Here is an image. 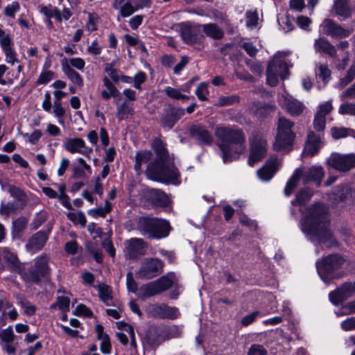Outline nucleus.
Instances as JSON below:
<instances>
[{
  "instance_id": "nucleus-1",
  "label": "nucleus",
  "mask_w": 355,
  "mask_h": 355,
  "mask_svg": "<svg viewBox=\"0 0 355 355\" xmlns=\"http://www.w3.org/2000/svg\"><path fill=\"white\" fill-rule=\"evenodd\" d=\"M329 226L327 208L323 203L313 204L303 214L302 230L310 236L311 241L331 248L338 243Z\"/></svg>"
},
{
  "instance_id": "nucleus-2",
  "label": "nucleus",
  "mask_w": 355,
  "mask_h": 355,
  "mask_svg": "<svg viewBox=\"0 0 355 355\" xmlns=\"http://www.w3.org/2000/svg\"><path fill=\"white\" fill-rule=\"evenodd\" d=\"M152 148L157 155V159L148 165L146 175L154 181L175 183L180 174L177 168L168 160V153L163 141L159 139H154Z\"/></svg>"
},
{
  "instance_id": "nucleus-3",
  "label": "nucleus",
  "mask_w": 355,
  "mask_h": 355,
  "mask_svg": "<svg viewBox=\"0 0 355 355\" xmlns=\"http://www.w3.org/2000/svg\"><path fill=\"white\" fill-rule=\"evenodd\" d=\"M215 135L222 152L224 163L239 158L245 150V136L241 129L227 126H218Z\"/></svg>"
},
{
  "instance_id": "nucleus-4",
  "label": "nucleus",
  "mask_w": 355,
  "mask_h": 355,
  "mask_svg": "<svg viewBox=\"0 0 355 355\" xmlns=\"http://www.w3.org/2000/svg\"><path fill=\"white\" fill-rule=\"evenodd\" d=\"M137 228L140 234L148 238L161 239L168 236L171 230L169 222L159 218L141 217L138 219Z\"/></svg>"
},
{
  "instance_id": "nucleus-5",
  "label": "nucleus",
  "mask_w": 355,
  "mask_h": 355,
  "mask_svg": "<svg viewBox=\"0 0 355 355\" xmlns=\"http://www.w3.org/2000/svg\"><path fill=\"white\" fill-rule=\"evenodd\" d=\"M294 123L280 116L277 123V135L273 143L275 151L288 153L292 150L296 135L293 131Z\"/></svg>"
},
{
  "instance_id": "nucleus-6",
  "label": "nucleus",
  "mask_w": 355,
  "mask_h": 355,
  "mask_svg": "<svg viewBox=\"0 0 355 355\" xmlns=\"http://www.w3.org/2000/svg\"><path fill=\"white\" fill-rule=\"evenodd\" d=\"M50 257L42 254L34 259V263L29 268L19 266L18 273L24 281L28 283L38 284L42 277L47 276L50 271L49 263Z\"/></svg>"
},
{
  "instance_id": "nucleus-7",
  "label": "nucleus",
  "mask_w": 355,
  "mask_h": 355,
  "mask_svg": "<svg viewBox=\"0 0 355 355\" xmlns=\"http://www.w3.org/2000/svg\"><path fill=\"white\" fill-rule=\"evenodd\" d=\"M324 174V171L322 166L297 168L286 184L284 191V194L286 196H289L293 193L300 178H303V182L304 184L311 181H314L316 182L317 185L319 186L321 183Z\"/></svg>"
},
{
  "instance_id": "nucleus-8",
  "label": "nucleus",
  "mask_w": 355,
  "mask_h": 355,
  "mask_svg": "<svg viewBox=\"0 0 355 355\" xmlns=\"http://www.w3.org/2000/svg\"><path fill=\"white\" fill-rule=\"evenodd\" d=\"M178 26L180 35L184 43L194 46L198 49L203 47L205 36L202 33L200 24L189 21L180 23Z\"/></svg>"
},
{
  "instance_id": "nucleus-9",
  "label": "nucleus",
  "mask_w": 355,
  "mask_h": 355,
  "mask_svg": "<svg viewBox=\"0 0 355 355\" xmlns=\"http://www.w3.org/2000/svg\"><path fill=\"white\" fill-rule=\"evenodd\" d=\"M250 155L248 164L253 166L257 162L261 161L266 155L268 150L267 139L264 135L259 131H254L250 138Z\"/></svg>"
},
{
  "instance_id": "nucleus-10",
  "label": "nucleus",
  "mask_w": 355,
  "mask_h": 355,
  "mask_svg": "<svg viewBox=\"0 0 355 355\" xmlns=\"http://www.w3.org/2000/svg\"><path fill=\"white\" fill-rule=\"evenodd\" d=\"M343 258L338 254H329L324 257L321 261L316 262V268L321 279L328 283L327 279L334 278L333 272L337 270L343 264Z\"/></svg>"
},
{
  "instance_id": "nucleus-11",
  "label": "nucleus",
  "mask_w": 355,
  "mask_h": 355,
  "mask_svg": "<svg viewBox=\"0 0 355 355\" xmlns=\"http://www.w3.org/2000/svg\"><path fill=\"white\" fill-rule=\"evenodd\" d=\"M173 281L167 275H164L155 281L142 285L139 288L141 298H148L160 294L172 287Z\"/></svg>"
},
{
  "instance_id": "nucleus-12",
  "label": "nucleus",
  "mask_w": 355,
  "mask_h": 355,
  "mask_svg": "<svg viewBox=\"0 0 355 355\" xmlns=\"http://www.w3.org/2000/svg\"><path fill=\"white\" fill-rule=\"evenodd\" d=\"M164 263L157 258H145L136 272V276L141 279H150L163 272Z\"/></svg>"
},
{
  "instance_id": "nucleus-13",
  "label": "nucleus",
  "mask_w": 355,
  "mask_h": 355,
  "mask_svg": "<svg viewBox=\"0 0 355 355\" xmlns=\"http://www.w3.org/2000/svg\"><path fill=\"white\" fill-rule=\"evenodd\" d=\"M327 162L329 166L337 171L347 172L355 168V153H334L328 157Z\"/></svg>"
},
{
  "instance_id": "nucleus-14",
  "label": "nucleus",
  "mask_w": 355,
  "mask_h": 355,
  "mask_svg": "<svg viewBox=\"0 0 355 355\" xmlns=\"http://www.w3.org/2000/svg\"><path fill=\"white\" fill-rule=\"evenodd\" d=\"M320 31L331 38L343 39L349 37L353 28H345L331 19L325 18L320 25Z\"/></svg>"
},
{
  "instance_id": "nucleus-15",
  "label": "nucleus",
  "mask_w": 355,
  "mask_h": 355,
  "mask_svg": "<svg viewBox=\"0 0 355 355\" xmlns=\"http://www.w3.org/2000/svg\"><path fill=\"white\" fill-rule=\"evenodd\" d=\"M146 312L150 316L160 319L175 320L180 315L177 307L166 304H150L147 306Z\"/></svg>"
},
{
  "instance_id": "nucleus-16",
  "label": "nucleus",
  "mask_w": 355,
  "mask_h": 355,
  "mask_svg": "<svg viewBox=\"0 0 355 355\" xmlns=\"http://www.w3.org/2000/svg\"><path fill=\"white\" fill-rule=\"evenodd\" d=\"M354 294L355 282H345L336 290L330 292L329 298L333 304L338 306L343 304Z\"/></svg>"
},
{
  "instance_id": "nucleus-17",
  "label": "nucleus",
  "mask_w": 355,
  "mask_h": 355,
  "mask_svg": "<svg viewBox=\"0 0 355 355\" xmlns=\"http://www.w3.org/2000/svg\"><path fill=\"white\" fill-rule=\"evenodd\" d=\"M42 107L46 112H53L54 116L58 119L60 124L64 123V116L65 115V109L62 105L61 101L54 98L53 104L51 103V96L49 92L44 94V99L42 102Z\"/></svg>"
},
{
  "instance_id": "nucleus-18",
  "label": "nucleus",
  "mask_w": 355,
  "mask_h": 355,
  "mask_svg": "<svg viewBox=\"0 0 355 355\" xmlns=\"http://www.w3.org/2000/svg\"><path fill=\"white\" fill-rule=\"evenodd\" d=\"M126 256L129 259H136L146 254L147 243L142 239L132 238L125 243Z\"/></svg>"
},
{
  "instance_id": "nucleus-19",
  "label": "nucleus",
  "mask_w": 355,
  "mask_h": 355,
  "mask_svg": "<svg viewBox=\"0 0 355 355\" xmlns=\"http://www.w3.org/2000/svg\"><path fill=\"white\" fill-rule=\"evenodd\" d=\"M144 198L153 207H166L170 203L168 196L157 189H146L144 193Z\"/></svg>"
},
{
  "instance_id": "nucleus-20",
  "label": "nucleus",
  "mask_w": 355,
  "mask_h": 355,
  "mask_svg": "<svg viewBox=\"0 0 355 355\" xmlns=\"http://www.w3.org/2000/svg\"><path fill=\"white\" fill-rule=\"evenodd\" d=\"M64 148L71 153H80L90 159L92 148L86 146L85 141L81 138L69 139L64 142Z\"/></svg>"
},
{
  "instance_id": "nucleus-21",
  "label": "nucleus",
  "mask_w": 355,
  "mask_h": 355,
  "mask_svg": "<svg viewBox=\"0 0 355 355\" xmlns=\"http://www.w3.org/2000/svg\"><path fill=\"white\" fill-rule=\"evenodd\" d=\"M331 13L340 20H346L352 16L353 9L349 0H334Z\"/></svg>"
},
{
  "instance_id": "nucleus-22",
  "label": "nucleus",
  "mask_w": 355,
  "mask_h": 355,
  "mask_svg": "<svg viewBox=\"0 0 355 355\" xmlns=\"http://www.w3.org/2000/svg\"><path fill=\"white\" fill-rule=\"evenodd\" d=\"M192 138L200 144L210 146L213 142V137L207 128L202 125H194L190 128Z\"/></svg>"
},
{
  "instance_id": "nucleus-23",
  "label": "nucleus",
  "mask_w": 355,
  "mask_h": 355,
  "mask_svg": "<svg viewBox=\"0 0 355 355\" xmlns=\"http://www.w3.org/2000/svg\"><path fill=\"white\" fill-rule=\"evenodd\" d=\"M278 159L271 157L265 164L257 171L258 177L263 181H269L278 170Z\"/></svg>"
},
{
  "instance_id": "nucleus-24",
  "label": "nucleus",
  "mask_w": 355,
  "mask_h": 355,
  "mask_svg": "<svg viewBox=\"0 0 355 355\" xmlns=\"http://www.w3.org/2000/svg\"><path fill=\"white\" fill-rule=\"evenodd\" d=\"M48 234L44 231H39L34 234L26 244V248L28 252L34 254L44 247L48 240Z\"/></svg>"
},
{
  "instance_id": "nucleus-25",
  "label": "nucleus",
  "mask_w": 355,
  "mask_h": 355,
  "mask_svg": "<svg viewBox=\"0 0 355 355\" xmlns=\"http://www.w3.org/2000/svg\"><path fill=\"white\" fill-rule=\"evenodd\" d=\"M164 340L162 326L150 327L146 331L145 342L150 347L155 348L159 346Z\"/></svg>"
},
{
  "instance_id": "nucleus-26",
  "label": "nucleus",
  "mask_w": 355,
  "mask_h": 355,
  "mask_svg": "<svg viewBox=\"0 0 355 355\" xmlns=\"http://www.w3.org/2000/svg\"><path fill=\"white\" fill-rule=\"evenodd\" d=\"M314 49L316 52L324 53L329 56L337 58V52L335 46L324 38H318L314 42Z\"/></svg>"
},
{
  "instance_id": "nucleus-27",
  "label": "nucleus",
  "mask_w": 355,
  "mask_h": 355,
  "mask_svg": "<svg viewBox=\"0 0 355 355\" xmlns=\"http://www.w3.org/2000/svg\"><path fill=\"white\" fill-rule=\"evenodd\" d=\"M320 148V137L313 132H310L303 150L304 154L311 156L316 154Z\"/></svg>"
},
{
  "instance_id": "nucleus-28",
  "label": "nucleus",
  "mask_w": 355,
  "mask_h": 355,
  "mask_svg": "<svg viewBox=\"0 0 355 355\" xmlns=\"http://www.w3.org/2000/svg\"><path fill=\"white\" fill-rule=\"evenodd\" d=\"M331 198L336 202H344L352 198V191L348 184H341L336 187L332 191Z\"/></svg>"
},
{
  "instance_id": "nucleus-29",
  "label": "nucleus",
  "mask_w": 355,
  "mask_h": 355,
  "mask_svg": "<svg viewBox=\"0 0 355 355\" xmlns=\"http://www.w3.org/2000/svg\"><path fill=\"white\" fill-rule=\"evenodd\" d=\"M62 70L72 84L78 87H82L83 86L84 81L83 77L74 69L71 67L69 63L67 62H62Z\"/></svg>"
},
{
  "instance_id": "nucleus-30",
  "label": "nucleus",
  "mask_w": 355,
  "mask_h": 355,
  "mask_svg": "<svg viewBox=\"0 0 355 355\" xmlns=\"http://www.w3.org/2000/svg\"><path fill=\"white\" fill-rule=\"evenodd\" d=\"M268 68L279 75V77L282 80L286 78L288 75V69L286 62L279 58H274L268 63Z\"/></svg>"
},
{
  "instance_id": "nucleus-31",
  "label": "nucleus",
  "mask_w": 355,
  "mask_h": 355,
  "mask_svg": "<svg viewBox=\"0 0 355 355\" xmlns=\"http://www.w3.org/2000/svg\"><path fill=\"white\" fill-rule=\"evenodd\" d=\"M4 42L0 46L5 55L6 62L11 65L18 63L17 53L14 48L13 40H8V42L6 41Z\"/></svg>"
},
{
  "instance_id": "nucleus-32",
  "label": "nucleus",
  "mask_w": 355,
  "mask_h": 355,
  "mask_svg": "<svg viewBox=\"0 0 355 355\" xmlns=\"http://www.w3.org/2000/svg\"><path fill=\"white\" fill-rule=\"evenodd\" d=\"M94 288L98 291V297L100 300L106 306H114L112 290L110 286L104 283H99L97 286H94Z\"/></svg>"
},
{
  "instance_id": "nucleus-33",
  "label": "nucleus",
  "mask_w": 355,
  "mask_h": 355,
  "mask_svg": "<svg viewBox=\"0 0 355 355\" xmlns=\"http://www.w3.org/2000/svg\"><path fill=\"white\" fill-rule=\"evenodd\" d=\"M184 110L173 109L164 115L162 119V125L164 128L171 129L180 116L183 114Z\"/></svg>"
},
{
  "instance_id": "nucleus-34",
  "label": "nucleus",
  "mask_w": 355,
  "mask_h": 355,
  "mask_svg": "<svg viewBox=\"0 0 355 355\" xmlns=\"http://www.w3.org/2000/svg\"><path fill=\"white\" fill-rule=\"evenodd\" d=\"M144 0H136L135 3L132 4L130 1H126L123 6L121 7L119 11L122 17H128L137 10L141 9L144 6Z\"/></svg>"
},
{
  "instance_id": "nucleus-35",
  "label": "nucleus",
  "mask_w": 355,
  "mask_h": 355,
  "mask_svg": "<svg viewBox=\"0 0 355 355\" xmlns=\"http://www.w3.org/2000/svg\"><path fill=\"white\" fill-rule=\"evenodd\" d=\"M201 29L209 37L214 40H220L224 35L223 31L216 24L209 23L201 25Z\"/></svg>"
},
{
  "instance_id": "nucleus-36",
  "label": "nucleus",
  "mask_w": 355,
  "mask_h": 355,
  "mask_svg": "<svg viewBox=\"0 0 355 355\" xmlns=\"http://www.w3.org/2000/svg\"><path fill=\"white\" fill-rule=\"evenodd\" d=\"M285 107L292 116H299L304 109V105L300 101L293 98L286 99Z\"/></svg>"
},
{
  "instance_id": "nucleus-37",
  "label": "nucleus",
  "mask_w": 355,
  "mask_h": 355,
  "mask_svg": "<svg viewBox=\"0 0 355 355\" xmlns=\"http://www.w3.org/2000/svg\"><path fill=\"white\" fill-rule=\"evenodd\" d=\"M103 83L106 88L101 92V97L104 100H109L112 96L115 97L119 95V92L107 77L103 78Z\"/></svg>"
},
{
  "instance_id": "nucleus-38",
  "label": "nucleus",
  "mask_w": 355,
  "mask_h": 355,
  "mask_svg": "<svg viewBox=\"0 0 355 355\" xmlns=\"http://www.w3.org/2000/svg\"><path fill=\"white\" fill-rule=\"evenodd\" d=\"M132 112L133 108L132 105L125 101L117 106L116 115L119 121H122L132 115Z\"/></svg>"
},
{
  "instance_id": "nucleus-39",
  "label": "nucleus",
  "mask_w": 355,
  "mask_h": 355,
  "mask_svg": "<svg viewBox=\"0 0 355 355\" xmlns=\"http://www.w3.org/2000/svg\"><path fill=\"white\" fill-rule=\"evenodd\" d=\"M153 154L150 150H141L137 152L135 156V171L139 172L141 169V165L150 160Z\"/></svg>"
},
{
  "instance_id": "nucleus-40",
  "label": "nucleus",
  "mask_w": 355,
  "mask_h": 355,
  "mask_svg": "<svg viewBox=\"0 0 355 355\" xmlns=\"http://www.w3.org/2000/svg\"><path fill=\"white\" fill-rule=\"evenodd\" d=\"M162 327V331L164 334V340H171L172 338H177L181 336L182 329L178 325H171L169 327Z\"/></svg>"
},
{
  "instance_id": "nucleus-41",
  "label": "nucleus",
  "mask_w": 355,
  "mask_h": 355,
  "mask_svg": "<svg viewBox=\"0 0 355 355\" xmlns=\"http://www.w3.org/2000/svg\"><path fill=\"white\" fill-rule=\"evenodd\" d=\"M315 71L316 77L322 80V81L324 83V85H326L330 80L331 77V71L329 69L327 64H320L317 65Z\"/></svg>"
},
{
  "instance_id": "nucleus-42",
  "label": "nucleus",
  "mask_w": 355,
  "mask_h": 355,
  "mask_svg": "<svg viewBox=\"0 0 355 355\" xmlns=\"http://www.w3.org/2000/svg\"><path fill=\"white\" fill-rule=\"evenodd\" d=\"M313 196V192L311 189L305 188L302 189L296 196L295 200L292 201V205H295L298 204L300 205H304L307 202L309 201L311 196Z\"/></svg>"
},
{
  "instance_id": "nucleus-43",
  "label": "nucleus",
  "mask_w": 355,
  "mask_h": 355,
  "mask_svg": "<svg viewBox=\"0 0 355 355\" xmlns=\"http://www.w3.org/2000/svg\"><path fill=\"white\" fill-rule=\"evenodd\" d=\"M112 209V204L107 200L105 201L103 207H100L96 209H90L88 211V214L92 217L96 218L98 216L105 217L106 214L109 213Z\"/></svg>"
},
{
  "instance_id": "nucleus-44",
  "label": "nucleus",
  "mask_w": 355,
  "mask_h": 355,
  "mask_svg": "<svg viewBox=\"0 0 355 355\" xmlns=\"http://www.w3.org/2000/svg\"><path fill=\"white\" fill-rule=\"evenodd\" d=\"M246 26L250 29L255 28L258 25V13L256 10H248L245 12Z\"/></svg>"
},
{
  "instance_id": "nucleus-45",
  "label": "nucleus",
  "mask_w": 355,
  "mask_h": 355,
  "mask_svg": "<svg viewBox=\"0 0 355 355\" xmlns=\"http://www.w3.org/2000/svg\"><path fill=\"white\" fill-rule=\"evenodd\" d=\"M67 217L75 224L78 223L82 227H85L86 225V216L82 211H79L77 214L74 212H69L67 214Z\"/></svg>"
},
{
  "instance_id": "nucleus-46",
  "label": "nucleus",
  "mask_w": 355,
  "mask_h": 355,
  "mask_svg": "<svg viewBox=\"0 0 355 355\" xmlns=\"http://www.w3.org/2000/svg\"><path fill=\"white\" fill-rule=\"evenodd\" d=\"M55 73L51 70H42L36 82V85H46L54 78Z\"/></svg>"
},
{
  "instance_id": "nucleus-47",
  "label": "nucleus",
  "mask_w": 355,
  "mask_h": 355,
  "mask_svg": "<svg viewBox=\"0 0 355 355\" xmlns=\"http://www.w3.org/2000/svg\"><path fill=\"white\" fill-rule=\"evenodd\" d=\"M355 78V63L352 64L347 71L345 77L341 78L338 83L341 88L345 87Z\"/></svg>"
},
{
  "instance_id": "nucleus-48",
  "label": "nucleus",
  "mask_w": 355,
  "mask_h": 355,
  "mask_svg": "<svg viewBox=\"0 0 355 355\" xmlns=\"http://www.w3.org/2000/svg\"><path fill=\"white\" fill-rule=\"evenodd\" d=\"M209 83L203 82L200 83V85L196 89V95L200 101H207V96L209 95L208 90Z\"/></svg>"
},
{
  "instance_id": "nucleus-49",
  "label": "nucleus",
  "mask_w": 355,
  "mask_h": 355,
  "mask_svg": "<svg viewBox=\"0 0 355 355\" xmlns=\"http://www.w3.org/2000/svg\"><path fill=\"white\" fill-rule=\"evenodd\" d=\"M19 209L20 207L18 206V204L16 202H10L6 204H1L0 207V214L8 216L10 214L15 212Z\"/></svg>"
},
{
  "instance_id": "nucleus-50",
  "label": "nucleus",
  "mask_w": 355,
  "mask_h": 355,
  "mask_svg": "<svg viewBox=\"0 0 355 355\" xmlns=\"http://www.w3.org/2000/svg\"><path fill=\"white\" fill-rule=\"evenodd\" d=\"M18 304L24 309L26 315L31 316L35 314L36 307L28 300L20 297Z\"/></svg>"
},
{
  "instance_id": "nucleus-51",
  "label": "nucleus",
  "mask_w": 355,
  "mask_h": 355,
  "mask_svg": "<svg viewBox=\"0 0 355 355\" xmlns=\"http://www.w3.org/2000/svg\"><path fill=\"white\" fill-rule=\"evenodd\" d=\"M0 339L3 343H12L15 339V334L12 326L8 327L0 332Z\"/></svg>"
},
{
  "instance_id": "nucleus-52",
  "label": "nucleus",
  "mask_w": 355,
  "mask_h": 355,
  "mask_svg": "<svg viewBox=\"0 0 355 355\" xmlns=\"http://www.w3.org/2000/svg\"><path fill=\"white\" fill-rule=\"evenodd\" d=\"M28 220L25 217H19L12 223V232L19 234L26 228Z\"/></svg>"
},
{
  "instance_id": "nucleus-53",
  "label": "nucleus",
  "mask_w": 355,
  "mask_h": 355,
  "mask_svg": "<svg viewBox=\"0 0 355 355\" xmlns=\"http://www.w3.org/2000/svg\"><path fill=\"white\" fill-rule=\"evenodd\" d=\"M20 6L17 1H12L7 5L3 10L5 16L10 18H15V14L19 10Z\"/></svg>"
},
{
  "instance_id": "nucleus-54",
  "label": "nucleus",
  "mask_w": 355,
  "mask_h": 355,
  "mask_svg": "<svg viewBox=\"0 0 355 355\" xmlns=\"http://www.w3.org/2000/svg\"><path fill=\"white\" fill-rule=\"evenodd\" d=\"M332 99L324 102L319 105L317 114L326 117L333 110Z\"/></svg>"
},
{
  "instance_id": "nucleus-55",
  "label": "nucleus",
  "mask_w": 355,
  "mask_h": 355,
  "mask_svg": "<svg viewBox=\"0 0 355 355\" xmlns=\"http://www.w3.org/2000/svg\"><path fill=\"white\" fill-rule=\"evenodd\" d=\"M338 112L340 114L355 116V104L351 103H344L339 106Z\"/></svg>"
},
{
  "instance_id": "nucleus-56",
  "label": "nucleus",
  "mask_w": 355,
  "mask_h": 355,
  "mask_svg": "<svg viewBox=\"0 0 355 355\" xmlns=\"http://www.w3.org/2000/svg\"><path fill=\"white\" fill-rule=\"evenodd\" d=\"M105 71L110 76L114 83H118L120 80L119 71L114 67L113 63H107L105 66Z\"/></svg>"
},
{
  "instance_id": "nucleus-57",
  "label": "nucleus",
  "mask_w": 355,
  "mask_h": 355,
  "mask_svg": "<svg viewBox=\"0 0 355 355\" xmlns=\"http://www.w3.org/2000/svg\"><path fill=\"white\" fill-rule=\"evenodd\" d=\"M73 314L75 315L80 316L83 315L87 318H92L93 315L92 311L85 304H78L73 311Z\"/></svg>"
},
{
  "instance_id": "nucleus-58",
  "label": "nucleus",
  "mask_w": 355,
  "mask_h": 355,
  "mask_svg": "<svg viewBox=\"0 0 355 355\" xmlns=\"http://www.w3.org/2000/svg\"><path fill=\"white\" fill-rule=\"evenodd\" d=\"M348 128L345 127H333L331 128V135L335 139L347 137Z\"/></svg>"
},
{
  "instance_id": "nucleus-59",
  "label": "nucleus",
  "mask_w": 355,
  "mask_h": 355,
  "mask_svg": "<svg viewBox=\"0 0 355 355\" xmlns=\"http://www.w3.org/2000/svg\"><path fill=\"white\" fill-rule=\"evenodd\" d=\"M147 76L145 72L139 71L133 77V86L137 89H141V85L146 80Z\"/></svg>"
},
{
  "instance_id": "nucleus-60",
  "label": "nucleus",
  "mask_w": 355,
  "mask_h": 355,
  "mask_svg": "<svg viewBox=\"0 0 355 355\" xmlns=\"http://www.w3.org/2000/svg\"><path fill=\"white\" fill-rule=\"evenodd\" d=\"M98 16L96 13H89L88 21L86 27L87 31L92 32L97 30V24L98 21Z\"/></svg>"
},
{
  "instance_id": "nucleus-61",
  "label": "nucleus",
  "mask_w": 355,
  "mask_h": 355,
  "mask_svg": "<svg viewBox=\"0 0 355 355\" xmlns=\"http://www.w3.org/2000/svg\"><path fill=\"white\" fill-rule=\"evenodd\" d=\"M325 125L326 117L315 114L313 119V126L315 130L318 132L323 131L325 128Z\"/></svg>"
},
{
  "instance_id": "nucleus-62",
  "label": "nucleus",
  "mask_w": 355,
  "mask_h": 355,
  "mask_svg": "<svg viewBox=\"0 0 355 355\" xmlns=\"http://www.w3.org/2000/svg\"><path fill=\"white\" fill-rule=\"evenodd\" d=\"M42 132L40 130H35L31 134L26 133L24 134V138L26 141L32 144H35L40 140L42 137Z\"/></svg>"
},
{
  "instance_id": "nucleus-63",
  "label": "nucleus",
  "mask_w": 355,
  "mask_h": 355,
  "mask_svg": "<svg viewBox=\"0 0 355 355\" xmlns=\"http://www.w3.org/2000/svg\"><path fill=\"white\" fill-rule=\"evenodd\" d=\"M268 352L265 347L259 344L251 345L248 352V355H267Z\"/></svg>"
},
{
  "instance_id": "nucleus-64",
  "label": "nucleus",
  "mask_w": 355,
  "mask_h": 355,
  "mask_svg": "<svg viewBox=\"0 0 355 355\" xmlns=\"http://www.w3.org/2000/svg\"><path fill=\"white\" fill-rule=\"evenodd\" d=\"M70 300L67 297L58 296L56 299V304L62 311H68L69 310Z\"/></svg>"
}]
</instances>
